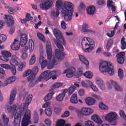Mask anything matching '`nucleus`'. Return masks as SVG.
<instances>
[{"instance_id":"nucleus-1","label":"nucleus","mask_w":126,"mask_h":126,"mask_svg":"<svg viewBox=\"0 0 126 126\" xmlns=\"http://www.w3.org/2000/svg\"><path fill=\"white\" fill-rule=\"evenodd\" d=\"M33 95H29L26 97V94L24 96V100H25V103L24 104L23 107V111L25 112V115L22 121V126H28L31 124L30 119H31V111L28 109L29 104L32 101Z\"/></svg>"},{"instance_id":"nucleus-2","label":"nucleus","mask_w":126,"mask_h":126,"mask_svg":"<svg viewBox=\"0 0 126 126\" xmlns=\"http://www.w3.org/2000/svg\"><path fill=\"white\" fill-rule=\"evenodd\" d=\"M73 4L70 2H64L63 8L62 15L64 16L65 21H70L72 18L73 12Z\"/></svg>"},{"instance_id":"nucleus-3","label":"nucleus","mask_w":126,"mask_h":126,"mask_svg":"<svg viewBox=\"0 0 126 126\" xmlns=\"http://www.w3.org/2000/svg\"><path fill=\"white\" fill-rule=\"evenodd\" d=\"M99 70L101 73H108L109 75H114L115 69L112 64L107 63L106 61L101 62L99 64Z\"/></svg>"},{"instance_id":"nucleus-4","label":"nucleus","mask_w":126,"mask_h":126,"mask_svg":"<svg viewBox=\"0 0 126 126\" xmlns=\"http://www.w3.org/2000/svg\"><path fill=\"white\" fill-rule=\"evenodd\" d=\"M58 75V70H53L51 71L50 70H48L44 71L39 77L38 81H43V80H45V81H48L52 78L53 80L55 79H57V76Z\"/></svg>"},{"instance_id":"nucleus-5","label":"nucleus","mask_w":126,"mask_h":126,"mask_svg":"<svg viewBox=\"0 0 126 126\" xmlns=\"http://www.w3.org/2000/svg\"><path fill=\"white\" fill-rule=\"evenodd\" d=\"M11 58L12 60L10 62V63L12 65V67L7 64H1L0 66L5 69H10V70L11 71L12 74L15 75V74H16V67H15V66L18 65V62L16 61V59H17L16 56L13 55Z\"/></svg>"},{"instance_id":"nucleus-6","label":"nucleus","mask_w":126,"mask_h":126,"mask_svg":"<svg viewBox=\"0 0 126 126\" xmlns=\"http://www.w3.org/2000/svg\"><path fill=\"white\" fill-rule=\"evenodd\" d=\"M55 44L59 49H56L55 51V55L56 59H57L58 62H61L62 60L64 59V54L62 52H63V46L62 44L59 43V42H55Z\"/></svg>"},{"instance_id":"nucleus-7","label":"nucleus","mask_w":126,"mask_h":126,"mask_svg":"<svg viewBox=\"0 0 126 126\" xmlns=\"http://www.w3.org/2000/svg\"><path fill=\"white\" fill-rule=\"evenodd\" d=\"M38 71H39V68L38 67H35L32 70V75L28 77V81L32 87L38 83V80H36V75L38 73Z\"/></svg>"},{"instance_id":"nucleus-8","label":"nucleus","mask_w":126,"mask_h":126,"mask_svg":"<svg viewBox=\"0 0 126 126\" xmlns=\"http://www.w3.org/2000/svg\"><path fill=\"white\" fill-rule=\"evenodd\" d=\"M117 114L115 112H110L105 117V119L109 122L111 126L117 125Z\"/></svg>"},{"instance_id":"nucleus-9","label":"nucleus","mask_w":126,"mask_h":126,"mask_svg":"<svg viewBox=\"0 0 126 126\" xmlns=\"http://www.w3.org/2000/svg\"><path fill=\"white\" fill-rule=\"evenodd\" d=\"M22 116H23V112L20 110L16 111L14 118V126H20V123H21V117H22Z\"/></svg>"},{"instance_id":"nucleus-10","label":"nucleus","mask_w":126,"mask_h":126,"mask_svg":"<svg viewBox=\"0 0 126 126\" xmlns=\"http://www.w3.org/2000/svg\"><path fill=\"white\" fill-rule=\"evenodd\" d=\"M53 34L54 36H55L57 40L60 42V43H62L63 45H65V41H64V39L63 38V34H62V32L59 29H54L53 30Z\"/></svg>"},{"instance_id":"nucleus-11","label":"nucleus","mask_w":126,"mask_h":126,"mask_svg":"<svg viewBox=\"0 0 126 126\" xmlns=\"http://www.w3.org/2000/svg\"><path fill=\"white\" fill-rule=\"evenodd\" d=\"M107 85L108 89H112L113 86H114L115 91H123L122 87L119 85L117 82L110 80V83H107Z\"/></svg>"},{"instance_id":"nucleus-12","label":"nucleus","mask_w":126,"mask_h":126,"mask_svg":"<svg viewBox=\"0 0 126 126\" xmlns=\"http://www.w3.org/2000/svg\"><path fill=\"white\" fill-rule=\"evenodd\" d=\"M53 5V1L51 0H47L42 3L39 4V7L43 10H48L50 9Z\"/></svg>"},{"instance_id":"nucleus-13","label":"nucleus","mask_w":126,"mask_h":126,"mask_svg":"<svg viewBox=\"0 0 126 126\" xmlns=\"http://www.w3.org/2000/svg\"><path fill=\"white\" fill-rule=\"evenodd\" d=\"M81 46L82 47H83V46L86 47H89V46L94 47V41L91 38L84 37L82 40Z\"/></svg>"},{"instance_id":"nucleus-14","label":"nucleus","mask_w":126,"mask_h":126,"mask_svg":"<svg viewBox=\"0 0 126 126\" xmlns=\"http://www.w3.org/2000/svg\"><path fill=\"white\" fill-rule=\"evenodd\" d=\"M2 56H0V60L5 63L9 61V58L11 57V53L8 51H1Z\"/></svg>"},{"instance_id":"nucleus-15","label":"nucleus","mask_w":126,"mask_h":126,"mask_svg":"<svg viewBox=\"0 0 126 126\" xmlns=\"http://www.w3.org/2000/svg\"><path fill=\"white\" fill-rule=\"evenodd\" d=\"M1 118L2 120L0 119V126H8V123H9V118L6 117V115L4 114H2L1 116Z\"/></svg>"},{"instance_id":"nucleus-16","label":"nucleus","mask_w":126,"mask_h":126,"mask_svg":"<svg viewBox=\"0 0 126 126\" xmlns=\"http://www.w3.org/2000/svg\"><path fill=\"white\" fill-rule=\"evenodd\" d=\"M4 19L7 20V25L8 27H11L13 26L14 24V20L13 17L11 15H5Z\"/></svg>"},{"instance_id":"nucleus-17","label":"nucleus","mask_w":126,"mask_h":126,"mask_svg":"<svg viewBox=\"0 0 126 126\" xmlns=\"http://www.w3.org/2000/svg\"><path fill=\"white\" fill-rule=\"evenodd\" d=\"M117 62L120 64H123L125 62V52H120L117 54Z\"/></svg>"},{"instance_id":"nucleus-18","label":"nucleus","mask_w":126,"mask_h":126,"mask_svg":"<svg viewBox=\"0 0 126 126\" xmlns=\"http://www.w3.org/2000/svg\"><path fill=\"white\" fill-rule=\"evenodd\" d=\"M47 59L49 61L52 60L53 58V52L52 51V46L51 45H46V46Z\"/></svg>"},{"instance_id":"nucleus-19","label":"nucleus","mask_w":126,"mask_h":126,"mask_svg":"<svg viewBox=\"0 0 126 126\" xmlns=\"http://www.w3.org/2000/svg\"><path fill=\"white\" fill-rule=\"evenodd\" d=\"M91 119L92 120V121L94 122V123H95V124H96V125H97L98 126L102 125V124H103V120H102V119H101L96 114L93 115L91 117Z\"/></svg>"},{"instance_id":"nucleus-20","label":"nucleus","mask_w":126,"mask_h":126,"mask_svg":"<svg viewBox=\"0 0 126 126\" xmlns=\"http://www.w3.org/2000/svg\"><path fill=\"white\" fill-rule=\"evenodd\" d=\"M74 72H75V68L74 67H71L64 71V73H67L66 76L68 78L72 77V76H73V74H74Z\"/></svg>"},{"instance_id":"nucleus-21","label":"nucleus","mask_w":126,"mask_h":126,"mask_svg":"<svg viewBox=\"0 0 126 126\" xmlns=\"http://www.w3.org/2000/svg\"><path fill=\"white\" fill-rule=\"evenodd\" d=\"M92 113H93V110L88 108L84 107L81 110V114L84 116H89Z\"/></svg>"},{"instance_id":"nucleus-22","label":"nucleus","mask_w":126,"mask_h":126,"mask_svg":"<svg viewBox=\"0 0 126 126\" xmlns=\"http://www.w3.org/2000/svg\"><path fill=\"white\" fill-rule=\"evenodd\" d=\"M96 84L98 86V87L101 90H105L106 87H105V83L102 79L97 78L95 81Z\"/></svg>"},{"instance_id":"nucleus-23","label":"nucleus","mask_w":126,"mask_h":126,"mask_svg":"<svg viewBox=\"0 0 126 126\" xmlns=\"http://www.w3.org/2000/svg\"><path fill=\"white\" fill-rule=\"evenodd\" d=\"M28 39V36L25 34H23L21 35L20 37V45L21 47H24L26 44H27V39Z\"/></svg>"},{"instance_id":"nucleus-24","label":"nucleus","mask_w":126,"mask_h":126,"mask_svg":"<svg viewBox=\"0 0 126 126\" xmlns=\"http://www.w3.org/2000/svg\"><path fill=\"white\" fill-rule=\"evenodd\" d=\"M20 48V44L18 43V40L15 39L13 44L11 46V50L13 51H18Z\"/></svg>"},{"instance_id":"nucleus-25","label":"nucleus","mask_w":126,"mask_h":126,"mask_svg":"<svg viewBox=\"0 0 126 126\" xmlns=\"http://www.w3.org/2000/svg\"><path fill=\"white\" fill-rule=\"evenodd\" d=\"M15 96H16V91L13 90L10 95V105H12L14 102V100L15 99Z\"/></svg>"},{"instance_id":"nucleus-26","label":"nucleus","mask_w":126,"mask_h":126,"mask_svg":"<svg viewBox=\"0 0 126 126\" xmlns=\"http://www.w3.org/2000/svg\"><path fill=\"white\" fill-rule=\"evenodd\" d=\"M85 102L88 106H92L95 103V99L92 97H87L85 99Z\"/></svg>"},{"instance_id":"nucleus-27","label":"nucleus","mask_w":126,"mask_h":126,"mask_svg":"<svg viewBox=\"0 0 126 126\" xmlns=\"http://www.w3.org/2000/svg\"><path fill=\"white\" fill-rule=\"evenodd\" d=\"M95 7L94 6H90L87 8V12L90 15H94L95 13Z\"/></svg>"},{"instance_id":"nucleus-28","label":"nucleus","mask_w":126,"mask_h":126,"mask_svg":"<svg viewBox=\"0 0 126 126\" xmlns=\"http://www.w3.org/2000/svg\"><path fill=\"white\" fill-rule=\"evenodd\" d=\"M87 28H88V25L84 24L82 26V32L83 33H93V31L87 29Z\"/></svg>"},{"instance_id":"nucleus-29","label":"nucleus","mask_w":126,"mask_h":126,"mask_svg":"<svg viewBox=\"0 0 126 126\" xmlns=\"http://www.w3.org/2000/svg\"><path fill=\"white\" fill-rule=\"evenodd\" d=\"M51 59L50 61V65H47V68L48 69H52V68H54V66L55 65H57L58 64V63H57V61H56V59L53 60L52 61Z\"/></svg>"},{"instance_id":"nucleus-30","label":"nucleus","mask_w":126,"mask_h":126,"mask_svg":"<svg viewBox=\"0 0 126 126\" xmlns=\"http://www.w3.org/2000/svg\"><path fill=\"white\" fill-rule=\"evenodd\" d=\"M82 47L83 51H84L86 53H90V52L93 51L94 49V46H92V45H90L89 46L87 47H86L85 45H84Z\"/></svg>"},{"instance_id":"nucleus-31","label":"nucleus","mask_w":126,"mask_h":126,"mask_svg":"<svg viewBox=\"0 0 126 126\" xmlns=\"http://www.w3.org/2000/svg\"><path fill=\"white\" fill-rule=\"evenodd\" d=\"M70 102L72 104H77L78 103V100L77 99V94H73L72 95L70 98Z\"/></svg>"},{"instance_id":"nucleus-32","label":"nucleus","mask_w":126,"mask_h":126,"mask_svg":"<svg viewBox=\"0 0 126 126\" xmlns=\"http://www.w3.org/2000/svg\"><path fill=\"white\" fill-rule=\"evenodd\" d=\"M79 59L80 61L82 62L83 63H84V64H85L86 65H88V64H89V62H88V60H86L84 56L82 55H80L79 56Z\"/></svg>"},{"instance_id":"nucleus-33","label":"nucleus","mask_w":126,"mask_h":126,"mask_svg":"<svg viewBox=\"0 0 126 126\" xmlns=\"http://www.w3.org/2000/svg\"><path fill=\"white\" fill-rule=\"evenodd\" d=\"M55 93L54 92H51L48 94L45 97L44 101L45 102H48V101H50V100H52V98H53V95H54Z\"/></svg>"},{"instance_id":"nucleus-34","label":"nucleus","mask_w":126,"mask_h":126,"mask_svg":"<svg viewBox=\"0 0 126 126\" xmlns=\"http://www.w3.org/2000/svg\"><path fill=\"white\" fill-rule=\"evenodd\" d=\"M16 80V77L13 76L10 78H9L6 81V82L7 83L6 85L7 84H10L12 83V82H14Z\"/></svg>"},{"instance_id":"nucleus-35","label":"nucleus","mask_w":126,"mask_h":126,"mask_svg":"<svg viewBox=\"0 0 126 126\" xmlns=\"http://www.w3.org/2000/svg\"><path fill=\"white\" fill-rule=\"evenodd\" d=\"M82 86L83 87H85V88H87L88 86L90 87V85H92V82L88 80L86 82H82Z\"/></svg>"},{"instance_id":"nucleus-36","label":"nucleus","mask_w":126,"mask_h":126,"mask_svg":"<svg viewBox=\"0 0 126 126\" xmlns=\"http://www.w3.org/2000/svg\"><path fill=\"white\" fill-rule=\"evenodd\" d=\"M60 15V9H56V12L55 11H53L51 13V16L53 18H57L58 16Z\"/></svg>"},{"instance_id":"nucleus-37","label":"nucleus","mask_w":126,"mask_h":126,"mask_svg":"<svg viewBox=\"0 0 126 126\" xmlns=\"http://www.w3.org/2000/svg\"><path fill=\"white\" fill-rule=\"evenodd\" d=\"M64 124H65V120L60 119L57 122L56 126H64Z\"/></svg>"},{"instance_id":"nucleus-38","label":"nucleus","mask_w":126,"mask_h":126,"mask_svg":"<svg viewBox=\"0 0 126 126\" xmlns=\"http://www.w3.org/2000/svg\"><path fill=\"white\" fill-rule=\"evenodd\" d=\"M84 76L86 77L87 78H89L90 79L91 78H92L93 77V74L90 71H86L84 74Z\"/></svg>"},{"instance_id":"nucleus-39","label":"nucleus","mask_w":126,"mask_h":126,"mask_svg":"<svg viewBox=\"0 0 126 126\" xmlns=\"http://www.w3.org/2000/svg\"><path fill=\"white\" fill-rule=\"evenodd\" d=\"M63 85V83H56L53 84V86H51V88L52 89H56V88H60V87H62V86Z\"/></svg>"},{"instance_id":"nucleus-40","label":"nucleus","mask_w":126,"mask_h":126,"mask_svg":"<svg viewBox=\"0 0 126 126\" xmlns=\"http://www.w3.org/2000/svg\"><path fill=\"white\" fill-rule=\"evenodd\" d=\"M44 112L47 116H48V117H51L53 111H52V109H51V108H48L45 109Z\"/></svg>"},{"instance_id":"nucleus-41","label":"nucleus","mask_w":126,"mask_h":126,"mask_svg":"<svg viewBox=\"0 0 126 126\" xmlns=\"http://www.w3.org/2000/svg\"><path fill=\"white\" fill-rule=\"evenodd\" d=\"M64 95L60 94L56 96V100L58 102H62V101L63 100V98H64Z\"/></svg>"},{"instance_id":"nucleus-42","label":"nucleus","mask_w":126,"mask_h":126,"mask_svg":"<svg viewBox=\"0 0 126 126\" xmlns=\"http://www.w3.org/2000/svg\"><path fill=\"white\" fill-rule=\"evenodd\" d=\"M118 76L120 80H122L124 78V71L121 68L118 69Z\"/></svg>"},{"instance_id":"nucleus-43","label":"nucleus","mask_w":126,"mask_h":126,"mask_svg":"<svg viewBox=\"0 0 126 126\" xmlns=\"http://www.w3.org/2000/svg\"><path fill=\"white\" fill-rule=\"evenodd\" d=\"M113 45V40L109 39L107 41V43L106 44V48L107 50V51H109L110 50V48Z\"/></svg>"},{"instance_id":"nucleus-44","label":"nucleus","mask_w":126,"mask_h":126,"mask_svg":"<svg viewBox=\"0 0 126 126\" xmlns=\"http://www.w3.org/2000/svg\"><path fill=\"white\" fill-rule=\"evenodd\" d=\"M36 62V57L35 56V55H33L32 56L30 60V65H32V64H34Z\"/></svg>"},{"instance_id":"nucleus-45","label":"nucleus","mask_w":126,"mask_h":126,"mask_svg":"<svg viewBox=\"0 0 126 126\" xmlns=\"http://www.w3.org/2000/svg\"><path fill=\"white\" fill-rule=\"evenodd\" d=\"M76 89V87L74 86H72L70 87L68 89L69 95H71V94H72V93H73V92H74V91H75Z\"/></svg>"},{"instance_id":"nucleus-46","label":"nucleus","mask_w":126,"mask_h":126,"mask_svg":"<svg viewBox=\"0 0 126 126\" xmlns=\"http://www.w3.org/2000/svg\"><path fill=\"white\" fill-rule=\"evenodd\" d=\"M37 37L39 38V39H40V41H42V42H46V39H45V37L44 35L41 33V32H38L37 34Z\"/></svg>"},{"instance_id":"nucleus-47","label":"nucleus","mask_w":126,"mask_h":126,"mask_svg":"<svg viewBox=\"0 0 126 126\" xmlns=\"http://www.w3.org/2000/svg\"><path fill=\"white\" fill-rule=\"evenodd\" d=\"M63 5V1L61 0H57L56 2V6L57 8V9H60V7H62Z\"/></svg>"},{"instance_id":"nucleus-48","label":"nucleus","mask_w":126,"mask_h":126,"mask_svg":"<svg viewBox=\"0 0 126 126\" xmlns=\"http://www.w3.org/2000/svg\"><path fill=\"white\" fill-rule=\"evenodd\" d=\"M7 110L10 112H15L16 111V106L14 104L12 106H9Z\"/></svg>"},{"instance_id":"nucleus-49","label":"nucleus","mask_w":126,"mask_h":126,"mask_svg":"<svg viewBox=\"0 0 126 126\" xmlns=\"http://www.w3.org/2000/svg\"><path fill=\"white\" fill-rule=\"evenodd\" d=\"M85 126H94L95 125L94 124V123H93V122L90 120H88L85 122Z\"/></svg>"},{"instance_id":"nucleus-50","label":"nucleus","mask_w":126,"mask_h":126,"mask_svg":"<svg viewBox=\"0 0 126 126\" xmlns=\"http://www.w3.org/2000/svg\"><path fill=\"white\" fill-rule=\"evenodd\" d=\"M90 87L91 88L93 91H94V92H98V91H99V89H98V88L93 85V83H92V85H90Z\"/></svg>"},{"instance_id":"nucleus-51","label":"nucleus","mask_w":126,"mask_h":126,"mask_svg":"<svg viewBox=\"0 0 126 126\" xmlns=\"http://www.w3.org/2000/svg\"><path fill=\"white\" fill-rule=\"evenodd\" d=\"M115 33H116V31H112L110 33L107 32L106 33V35L108 36V37H109V38H112V37H114L115 36Z\"/></svg>"},{"instance_id":"nucleus-52","label":"nucleus","mask_w":126,"mask_h":126,"mask_svg":"<svg viewBox=\"0 0 126 126\" xmlns=\"http://www.w3.org/2000/svg\"><path fill=\"white\" fill-rule=\"evenodd\" d=\"M99 108L101 109V110H108V106H106V105L103 104V102H101L100 104L99 105Z\"/></svg>"},{"instance_id":"nucleus-53","label":"nucleus","mask_w":126,"mask_h":126,"mask_svg":"<svg viewBox=\"0 0 126 126\" xmlns=\"http://www.w3.org/2000/svg\"><path fill=\"white\" fill-rule=\"evenodd\" d=\"M114 3H115L112 0H108L107 3V7L110 8L114 6Z\"/></svg>"},{"instance_id":"nucleus-54","label":"nucleus","mask_w":126,"mask_h":126,"mask_svg":"<svg viewBox=\"0 0 126 126\" xmlns=\"http://www.w3.org/2000/svg\"><path fill=\"white\" fill-rule=\"evenodd\" d=\"M48 66V63L45 60L43 61L41 63V68L44 69L46 66Z\"/></svg>"},{"instance_id":"nucleus-55","label":"nucleus","mask_w":126,"mask_h":126,"mask_svg":"<svg viewBox=\"0 0 126 126\" xmlns=\"http://www.w3.org/2000/svg\"><path fill=\"white\" fill-rule=\"evenodd\" d=\"M29 74H31V75H32V71L31 69L28 70L25 74H24L23 77H26V76H28Z\"/></svg>"},{"instance_id":"nucleus-56","label":"nucleus","mask_w":126,"mask_h":126,"mask_svg":"<svg viewBox=\"0 0 126 126\" xmlns=\"http://www.w3.org/2000/svg\"><path fill=\"white\" fill-rule=\"evenodd\" d=\"M119 114L123 119H125V120H126V114L125 113L124 111L121 110L119 112Z\"/></svg>"},{"instance_id":"nucleus-57","label":"nucleus","mask_w":126,"mask_h":126,"mask_svg":"<svg viewBox=\"0 0 126 126\" xmlns=\"http://www.w3.org/2000/svg\"><path fill=\"white\" fill-rule=\"evenodd\" d=\"M69 115H70V113L69 112V111H65L62 116V118H67V117H69Z\"/></svg>"},{"instance_id":"nucleus-58","label":"nucleus","mask_w":126,"mask_h":126,"mask_svg":"<svg viewBox=\"0 0 126 126\" xmlns=\"http://www.w3.org/2000/svg\"><path fill=\"white\" fill-rule=\"evenodd\" d=\"M26 18L27 19V21H30V20H32L33 19V17L31 16V14L27 13Z\"/></svg>"},{"instance_id":"nucleus-59","label":"nucleus","mask_w":126,"mask_h":126,"mask_svg":"<svg viewBox=\"0 0 126 126\" xmlns=\"http://www.w3.org/2000/svg\"><path fill=\"white\" fill-rule=\"evenodd\" d=\"M0 40H2L1 42H5V41H6V35H4V34H1V35H0Z\"/></svg>"},{"instance_id":"nucleus-60","label":"nucleus","mask_w":126,"mask_h":126,"mask_svg":"<svg viewBox=\"0 0 126 126\" xmlns=\"http://www.w3.org/2000/svg\"><path fill=\"white\" fill-rule=\"evenodd\" d=\"M61 26L63 29H66V23L63 21H62L61 23Z\"/></svg>"},{"instance_id":"nucleus-61","label":"nucleus","mask_w":126,"mask_h":126,"mask_svg":"<svg viewBox=\"0 0 126 126\" xmlns=\"http://www.w3.org/2000/svg\"><path fill=\"white\" fill-rule=\"evenodd\" d=\"M21 58L22 60H26L28 58V54L24 53L22 54Z\"/></svg>"},{"instance_id":"nucleus-62","label":"nucleus","mask_w":126,"mask_h":126,"mask_svg":"<svg viewBox=\"0 0 126 126\" xmlns=\"http://www.w3.org/2000/svg\"><path fill=\"white\" fill-rule=\"evenodd\" d=\"M83 74V72H82V71L81 70V68H79V71L77 72V77H80V76L81 75H82V74Z\"/></svg>"},{"instance_id":"nucleus-63","label":"nucleus","mask_w":126,"mask_h":126,"mask_svg":"<svg viewBox=\"0 0 126 126\" xmlns=\"http://www.w3.org/2000/svg\"><path fill=\"white\" fill-rule=\"evenodd\" d=\"M44 122L45 123V124L47 125L48 126H51L52 125L51 121L49 119L45 120Z\"/></svg>"},{"instance_id":"nucleus-64","label":"nucleus","mask_w":126,"mask_h":126,"mask_svg":"<svg viewBox=\"0 0 126 126\" xmlns=\"http://www.w3.org/2000/svg\"><path fill=\"white\" fill-rule=\"evenodd\" d=\"M50 106H51V102H47L46 103L43 104L42 108H48V107H50Z\"/></svg>"}]
</instances>
